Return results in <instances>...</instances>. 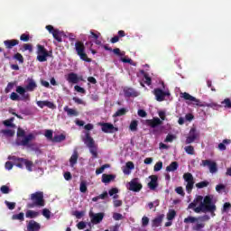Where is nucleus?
I'll use <instances>...</instances> for the list:
<instances>
[{
    "label": "nucleus",
    "mask_w": 231,
    "mask_h": 231,
    "mask_svg": "<svg viewBox=\"0 0 231 231\" xmlns=\"http://www.w3.org/2000/svg\"><path fill=\"white\" fill-rule=\"evenodd\" d=\"M188 208H193L196 214L208 212L212 217L216 216V210H217L214 202V195H208L204 199L203 196H198L193 202L189 204Z\"/></svg>",
    "instance_id": "nucleus-1"
},
{
    "label": "nucleus",
    "mask_w": 231,
    "mask_h": 231,
    "mask_svg": "<svg viewBox=\"0 0 231 231\" xmlns=\"http://www.w3.org/2000/svg\"><path fill=\"white\" fill-rule=\"evenodd\" d=\"M210 221V216L208 215H203V216H199V217H192V216H189L188 217L184 218V223L186 225H189L190 223H196V225H194L192 226V230L194 231H201L203 230V228H205L206 226V223Z\"/></svg>",
    "instance_id": "nucleus-2"
},
{
    "label": "nucleus",
    "mask_w": 231,
    "mask_h": 231,
    "mask_svg": "<svg viewBox=\"0 0 231 231\" xmlns=\"http://www.w3.org/2000/svg\"><path fill=\"white\" fill-rule=\"evenodd\" d=\"M29 199L31 202L27 203V208H42L46 205L44 192L42 191H36L31 194Z\"/></svg>",
    "instance_id": "nucleus-3"
},
{
    "label": "nucleus",
    "mask_w": 231,
    "mask_h": 231,
    "mask_svg": "<svg viewBox=\"0 0 231 231\" xmlns=\"http://www.w3.org/2000/svg\"><path fill=\"white\" fill-rule=\"evenodd\" d=\"M85 145L89 149V152L92 154L93 159L98 158V146L95 143V139L91 137V134L88 132L83 139Z\"/></svg>",
    "instance_id": "nucleus-4"
},
{
    "label": "nucleus",
    "mask_w": 231,
    "mask_h": 231,
    "mask_svg": "<svg viewBox=\"0 0 231 231\" xmlns=\"http://www.w3.org/2000/svg\"><path fill=\"white\" fill-rule=\"evenodd\" d=\"M33 138V134H29L26 135V132L23 128H18L15 143L18 146L22 145L23 147H26V145H28V143H30Z\"/></svg>",
    "instance_id": "nucleus-5"
},
{
    "label": "nucleus",
    "mask_w": 231,
    "mask_h": 231,
    "mask_svg": "<svg viewBox=\"0 0 231 231\" xmlns=\"http://www.w3.org/2000/svg\"><path fill=\"white\" fill-rule=\"evenodd\" d=\"M8 160H12L13 162H14V165L16 167H18L19 169H23L24 165L27 169V171H29V172H32V171H33L32 169V167H33V162L32 161H28L27 159L24 158H19L16 156H11L8 158Z\"/></svg>",
    "instance_id": "nucleus-6"
},
{
    "label": "nucleus",
    "mask_w": 231,
    "mask_h": 231,
    "mask_svg": "<svg viewBox=\"0 0 231 231\" xmlns=\"http://www.w3.org/2000/svg\"><path fill=\"white\" fill-rule=\"evenodd\" d=\"M36 48V60H38V62H46V60H48V57H51L53 53L51 51H48V50L44 48V45L42 44H37Z\"/></svg>",
    "instance_id": "nucleus-7"
},
{
    "label": "nucleus",
    "mask_w": 231,
    "mask_h": 231,
    "mask_svg": "<svg viewBox=\"0 0 231 231\" xmlns=\"http://www.w3.org/2000/svg\"><path fill=\"white\" fill-rule=\"evenodd\" d=\"M75 50L81 60H84V62H91V59H89L86 53V46L84 45V42H76Z\"/></svg>",
    "instance_id": "nucleus-8"
},
{
    "label": "nucleus",
    "mask_w": 231,
    "mask_h": 231,
    "mask_svg": "<svg viewBox=\"0 0 231 231\" xmlns=\"http://www.w3.org/2000/svg\"><path fill=\"white\" fill-rule=\"evenodd\" d=\"M183 180L186 181V190L188 194H190L192 192V189H194V176H192V173L187 172L183 174Z\"/></svg>",
    "instance_id": "nucleus-9"
},
{
    "label": "nucleus",
    "mask_w": 231,
    "mask_h": 231,
    "mask_svg": "<svg viewBox=\"0 0 231 231\" xmlns=\"http://www.w3.org/2000/svg\"><path fill=\"white\" fill-rule=\"evenodd\" d=\"M45 28L49 31V33H51L57 42H62V32L60 30L55 29L53 25H46Z\"/></svg>",
    "instance_id": "nucleus-10"
},
{
    "label": "nucleus",
    "mask_w": 231,
    "mask_h": 231,
    "mask_svg": "<svg viewBox=\"0 0 231 231\" xmlns=\"http://www.w3.org/2000/svg\"><path fill=\"white\" fill-rule=\"evenodd\" d=\"M129 190H132V192H140L142 189H143V186L142 183H140V179L134 178L129 182Z\"/></svg>",
    "instance_id": "nucleus-11"
},
{
    "label": "nucleus",
    "mask_w": 231,
    "mask_h": 231,
    "mask_svg": "<svg viewBox=\"0 0 231 231\" xmlns=\"http://www.w3.org/2000/svg\"><path fill=\"white\" fill-rule=\"evenodd\" d=\"M200 165L202 167H208L209 172L211 174H216V172H217V163H216V162H213L211 160H202Z\"/></svg>",
    "instance_id": "nucleus-12"
},
{
    "label": "nucleus",
    "mask_w": 231,
    "mask_h": 231,
    "mask_svg": "<svg viewBox=\"0 0 231 231\" xmlns=\"http://www.w3.org/2000/svg\"><path fill=\"white\" fill-rule=\"evenodd\" d=\"M200 165L202 167H208L209 172L211 174H216V172H217V163H216V162H213L211 160H202Z\"/></svg>",
    "instance_id": "nucleus-13"
},
{
    "label": "nucleus",
    "mask_w": 231,
    "mask_h": 231,
    "mask_svg": "<svg viewBox=\"0 0 231 231\" xmlns=\"http://www.w3.org/2000/svg\"><path fill=\"white\" fill-rule=\"evenodd\" d=\"M153 95L157 102H163L165 100V97H171V92L163 91L162 88H154Z\"/></svg>",
    "instance_id": "nucleus-14"
},
{
    "label": "nucleus",
    "mask_w": 231,
    "mask_h": 231,
    "mask_svg": "<svg viewBox=\"0 0 231 231\" xmlns=\"http://www.w3.org/2000/svg\"><path fill=\"white\" fill-rule=\"evenodd\" d=\"M98 125H100L101 127V131H103V133H115L116 131H118V128L115 127V125H113V124L111 123H98Z\"/></svg>",
    "instance_id": "nucleus-15"
},
{
    "label": "nucleus",
    "mask_w": 231,
    "mask_h": 231,
    "mask_svg": "<svg viewBox=\"0 0 231 231\" xmlns=\"http://www.w3.org/2000/svg\"><path fill=\"white\" fill-rule=\"evenodd\" d=\"M104 216H105V214L102 212H100V213L90 212L89 213L90 221L93 225H98L99 223H102V221L104 220Z\"/></svg>",
    "instance_id": "nucleus-16"
},
{
    "label": "nucleus",
    "mask_w": 231,
    "mask_h": 231,
    "mask_svg": "<svg viewBox=\"0 0 231 231\" xmlns=\"http://www.w3.org/2000/svg\"><path fill=\"white\" fill-rule=\"evenodd\" d=\"M182 98H184V100H189L190 102H194L195 106H203V103H201V101L196 97H194L193 96H191L190 94L184 92L182 94Z\"/></svg>",
    "instance_id": "nucleus-17"
},
{
    "label": "nucleus",
    "mask_w": 231,
    "mask_h": 231,
    "mask_svg": "<svg viewBox=\"0 0 231 231\" xmlns=\"http://www.w3.org/2000/svg\"><path fill=\"white\" fill-rule=\"evenodd\" d=\"M162 124H163V121H162L160 117H153L152 119L146 120V125H149L152 129L158 127V125H162Z\"/></svg>",
    "instance_id": "nucleus-18"
},
{
    "label": "nucleus",
    "mask_w": 231,
    "mask_h": 231,
    "mask_svg": "<svg viewBox=\"0 0 231 231\" xmlns=\"http://www.w3.org/2000/svg\"><path fill=\"white\" fill-rule=\"evenodd\" d=\"M41 224L35 220H30L27 224V231H40Z\"/></svg>",
    "instance_id": "nucleus-19"
},
{
    "label": "nucleus",
    "mask_w": 231,
    "mask_h": 231,
    "mask_svg": "<svg viewBox=\"0 0 231 231\" xmlns=\"http://www.w3.org/2000/svg\"><path fill=\"white\" fill-rule=\"evenodd\" d=\"M125 97L126 98H134L138 97V92L133 88H124Z\"/></svg>",
    "instance_id": "nucleus-20"
},
{
    "label": "nucleus",
    "mask_w": 231,
    "mask_h": 231,
    "mask_svg": "<svg viewBox=\"0 0 231 231\" xmlns=\"http://www.w3.org/2000/svg\"><path fill=\"white\" fill-rule=\"evenodd\" d=\"M149 178L151 179V181L148 183L150 190H156L158 189V176L151 175Z\"/></svg>",
    "instance_id": "nucleus-21"
},
{
    "label": "nucleus",
    "mask_w": 231,
    "mask_h": 231,
    "mask_svg": "<svg viewBox=\"0 0 231 231\" xmlns=\"http://www.w3.org/2000/svg\"><path fill=\"white\" fill-rule=\"evenodd\" d=\"M198 139V133H196V128H191L189 131V135L186 138V143H192Z\"/></svg>",
    "instance_id": "nucleus-22"
},
{
    "label": "nucleus",
    "mask_w": 231,
    "mask_h": 231,
    "mask_svg": "<svg viewBox=\"0 0 231 231\" xmlns=\"http://www.w3.org/2000/svg\"><path fill=\"white\" fill-rule=\"evenodd\" d=\"M67 81L69 84H79V82H80V78H79V75H77V73L70 72L68 74Z\"/></svg>",
    "instance_id": "nucleus-23"
},
{
    "label": "nucleus",
    "mask_w": 231,
    "mask_h": 231,
    "mask_svg": "<svg viewBox=\"0 0 231 231\" xmlns=\"http://www.w3.org/2000/svg\"><path fill=\"white\" fill-rule=\"evenodd\" d=\"M37 106H39L41 109H43L44 107H49V109H55V107H57L53 102L48 100L38 101Z\"/></svg>",
    "instance_id": "nucleus-24"
},
{
    "label": "nucleus",
    "mask_w": 231,
    "mask_h": 231,
    "mask_svg": "<svg viewBox=\"0 0 231 231\" xmlns=\"http://www.w3.org/2000/svg\"><path fill=\"white\" fill-rule=\"evenodd\" d=\"M16 93L22 96L21 100H30V94H25L26 88H23L22 86H18L16 88Z\"/></svg>",
    "instance_id": "nucleus-25"
},
{
    "label": "nucleus",
    "mask_w": 231,
    "mask_h": 231,
    "mask_svg": "<svg viewBox=\"0 0 231 231\" xmlns=\"http://www.w3.org/2000/svg\"><path fill=\"white\" fill-rule=\"evenodd\" d=\"M163 217H165V215L162 214L153 218L152 221V226L154 228H158V226H161L162 223H163Z\"/></svg>",
    "instance_id": "nucleus-26"
},
{
    "label": "nucleus",
    "mask_w": 231,
    "mask_h": 231,
    "mask_svg": "<svg viewBox=\"0 0 231 231\" xmlns=\"http://www.w3.org/2000/svg\"><path fill=\"white\" fill-rule=\"evenodd\" d=\"M4 44L6 48V50H12L14 46H18L19 40L17 39H12V40H5L4 41Z\"/></svg>",
    "instance_id": "nucleus-27"
},
{
    "label": "nucleus",
    "mask_w": 231,
    "mask_h": 231,
    "mask_svg": "<svg viewBox=\"0 0 231 231\" xmlns=\"http://www.w3.org/2000/svg\"><path fill=\"white\" fill-rule=\"evenodd\" d=\"M27 82L28 83L25 86L26 91H35L37 88V83L35 82V80H33V79H28Z\"/></svg>",
    "instance_id": "nucleus-28"
},
{
    "label": "nucleus",
    "mask_w": 231,
    "mask_h": 231,
    "mask_svg": "<svg viewBox=\"0 0 231 231\" xmlns=\"http://www.w3.org/2000/svg\"><path fill=\"white\" fill-rule=\"evenodd\" d=\"M115 178H116V175H114V174H106L104 173L102 175V183H111V181H114Z\"/></svg>",
    "instance_id": "nucleus-29"
},
{
    "label": "nucleus",
    "mask_w": 231,
    "mask_h": 231,
    "mask_svg": "<svg viewBox=\"0 0 231 231\" xmlns=\"http://www.w3.org/2000/svg\"><path fill=\"white\" fill-rule=\"evenodd\" d=\"M39 216H41V213L39 211H35V210H27L25 213V217L28 219H35V217H39Z\"/></svg>",
    "instance_id": "nucleus-30"
},
{
    "label": "nucleus",
    "mask_w": 231,
    "mask_h": 231,
    "mask_svg": "<svg viewBox=\"0 0 231 231\" xmlns=\"http://www.w3.org/2000/svg\"><path fill=\"white\" fill-rule=\"evenodd\" d=\"M78 160H79V152L76 150L73 152L69 159L70 167H75V165H77Z\"/></svg>",
    "instance_id": "nucleus-31"
},
{
    "label": "nucleus",
    "mask_w": 231,
    "mask_h": 231,
    "mask_svg": "<svg viewBox=\"0 0 231 231\" xmlns=\"http://www.w3.org/2000/svg\"><path fill=\"white\" fill-rule=\"evenodd\" d=\"M141 74L143 76V82L146 86H151L152 84V79L149 77V74L145 70H141Z\"/></svg>",
    "instance_id": "nucleus-32"
},
{
    "label": "nucleus",
    "mask_w": 231,
    "mask_h": 231,
    "mask_svg": "<svg viewBox=\"0 0 231 231\" xmlns=\"http://www.w3.org/2000/svg\"><path fill=\"white\" fill-rule=\"evenodd\" d=\"M65 113H67L68 116H79V112L73 108H69L67 106L64 107Z\"/></svg>",
    "instance_id": "nucleus-33"
},
{
    "label": "nucleus",
    "mask_w": 231,
    "mask_h": 231,
    "mask_svg": "<svg viewBox=\"0 0 231 231\" xmlns=\"http://www.w3.org/2000/svg\"><path fill=\"white\" fill-rule=\"evenodd\" d=\"M178 162H172L169 166L166 167L167 172H174V171H178Z\"/></svg>",
    "instance_id": "nucleus-34"
},
{
    "label": "nucleus",
    "mask_w": 231,
    "mask_h": 231,
    "mask_svg": "<svg viewBox=\"0 0 231 231\" xmlns=\"http://www.w3.org/2000/svg\"><path fill=\"white\" fill-rule=\"evenodd\" d=\"M64 140H66V135H64L62 134H56L52 138V142L54 143H60V142H64Z\"/></svg>",
    "instance_id": "nucleus-35"
},
{
    "label": "nucleus",
    "mask_w": 231,
    "mask_h": 231,
    "mask_svg": "<svg viewBox=\"0 0 231 231\" xmlns=\"http://www.w3.org/2000/svg\"><path fill=\"white\" fill-rule=\"evenodd\" d=\"M100 33L97 34L95 33L93 31L90 32V39H94L96 44H97V46H100V44H102V42L100 40H98Z\"/></svg>",
    "instance_id": "nucleus-36"
},
{
    "label": "nucleus",
    "mask_w": 231,
    "mask_h": 231,
    "mask_svg": "<svg viewBox=\"0 0 231 231\" xmlns=\"http://www.w3.org/2000/svg\"><path fill=\"white\" fill-rule=\"evenodd\" d=\"M202 104H203L202 107H211V109H216V110L221 109L222 107L220 105H217L216 103H202Z\"/></svg>",
    "instance_id": "nucleus-37"
},
{
    "label": "nucleus",
    "mask_w": 231,
    "mask_h": 231,
    "mask_svg": "<svg viewBox=\"0 0 231 231\" xmlns=\"http://www.w3.org/2000/svg\"><path fill=\"white\" fill-rule=\"evenodd\" d=\"M13 59L14 60H17L19 62V64H24V57L23 56V54L16 52L14 56Z\"/></svg>",
    "instance_id": "nucleus-38"
},
{
    "label": "nucleus",
    "mask_w": 231,
    "mask_h": 231,
    "mask_svg": "<svg viewBox=\"0 0 231 231\" xmlns=\"http://www.w3.org/2000/svg\"><path fill=\"white\" fill-rule=\"evenodd\" d=\"M1 133L2 134H5V136H7L8 138H12V136L15 134V131L10 129L2 130Z\"/></svg>",
    "instance_id": "nucleus-39"
},
{
    "label": "nucleus",
    "mask_w": 231,
    "mask_h": 231,
    "mask_svg": "<svg viewBox=\"0 0 231 231\" xmlns=\"http://www.w3.org/2000/svg\"><path fill=\"white\" fill-rule=\"evenodd\" d=\"M127 109L125 108H120L114 114V118H116L117 116H124V115H126Z\"/></svg>",
    "instance_id": "nucleus-40"
},
{
    "label": "nucleus",
    "mask_w": 231,
    "mask_h": 231,
    "mask_svg": "<svg viewBox=\"0 0 231 231\" xmlns=\"http://www.w3.org/2000/svg\"><path fill=\"white\" fill-rule=\"evenodd\" d=\"M79 190H80V192H82L83 194H86V192H88V183L86 182V180H82V181L80 182Z\"/></svg>",
    "instance_id": "nucleus-41"
},
{
    "label": "nucleus",
    "mask_w": 231,
    "mask_h": 231,
    "mask_svg": "<svg viewBox=\"0 0 231 231\" xmlns=\"http://www.w3.org/2000/svg\"><path fill=\"white\" fill-rule=\"evenodd\" d=\"M129 129H130V131H133V132L138 131V121H136V120L131 121Z\"/></svg>",
    "instance_id": "nucleus-42"
},
{
    "label": "nucleus",
    "mask_w": 231,
    "mask_h": 231,
    "mask_svg": "<svg viewBox=\"0 0 231 231\" xmlns=\"http://www.w3.org/2000/svg\"><path fill=\"white\" fill-rule=\"evenodd\" d=\"M109 167H111V164H104L102 165L99 169L96 170V174H102V172H104V171H106V169H109Z\"/></svg>",
    "instance_id": "nucleus-43"
},
{
    "label": "nucleus",
    "mask_w": 231,
    "mask_h": 231,
    "mask_svg": "<svg viewBox=\"0 0 231 231\" xmlns=\"http://www.w3.org/2000/svg\"><path fill=\"white\" fill-rule=\"evenodd\" d=\"M86 212L85 211H73L72 216H75V217H77V219H82V217H84Z\"/></svg>",
    "instance_id": "nucleus-44"
},
{
    "label": "nucleus",
    "mask_w": 231,
    "mask_h": 231,
    "mask_svg": "<svg viewBox=\"0 0 231 231\" xmlns=\"http://www.w3.org/2000/svg\"><path fill=\"white\" fill-rule=\"evenodd\" d=\"M222 106L224 107H226V109H231V100L230 98H225L222 102H221Z\"/></svg>",
    "instance_id": "nucleus-45"
},
{
    "label": "nucleus",
    "mask_w": 231,
    "mask_h": 231,
    "mask_svg": "<svg viewBox=\"0 0 231 231\" xmlns=\"http://www.w3.org/2000/svg\"><path fill=\"white\" fill-rule=\"evenodd\" d=\"M176 217V210L171 209L167 214V219L168 221H172Z\"/></svg>",
    "instance_id": "nucleus-46"
},
{
    "label": "nucleus",
    "mask_w": 231,
    "mask_h": 231,
    "mask_svg": "<svg viewBox=\"0 0 231 231\" xmlns=\"http://www.w3.org/2000/svg\"><path fill=\"white\" fill-rule=\"evenodd\" d=\"M208 185H210V182L208 180H203L196 184L197 189H205Z\"/></svg>",
    "instance_id": "nucleus-47"
},
{
    "label": "nucleus",
    "mask_w": 231,
    "mask_h": 231,
    "mask_svg": "<svg viewBox=\"0 0 231 231\" xmlns=\"http://www.w3.org/2000/svg\"><path fill=\"white\" fill-rule=\"evenodd\" d=\"M13 219H17L18 221H24V213L21 212L16 215H13Z\"/></svg>",
    "instance_id": "nucleus-48"
},
{
    "label": "nucleus",
    "mask_w": 231,
    "mask_h": 231,
    "mask_svg": "<svg viewBox=\"0 0 231 231\" xmlns=\"http://www.w3.org/2000/svg\"><path fill=\"white\" fill-rule=\"evenodd\" d=\"M42 214L44 217H46V219H50V217H51V211H50L48 208H43Z\"/></svg>",
    "instance_id": "nucleus-49"
},
{
    "label": "nucleus",
    "mask_w": 231,
    "mask_h": 231,
    "mask_svg": "<svg viewBox=\"0 0 231 231\" xmlns=\"http://www.w3.org/2000/svg\"><path fill=\"white\" fill-rule=\"evenodd\" d=\"M12 122H14V117L4 121V125H5V127H14L15 125H14Z\"/></svg>",
    "instance_id": "nucleus-50"
},
{
    "label": "nucleus",
    "mask_w": 231,
    "mask_h": 231,
    "mask_svg": "<svg viewBox=\"0 0 231 231\" xmlns=\"http://www.w3.org/2000/svg\"><path fill=\"white\" fill-rule=\"evenodd\" d=\"M162 169H163V162H158L153 168V171L155 172H158L160 171H162Z\"/></svg>",
    "instance_id": "nucleus-51"
},
{
    "label": "nucleus",
    "mask_w": 231,
    "mask_h": 231,
    "mask_svg": "<svg viewBox=\"0 0 231 231\" xmlns=\"http://www.w3.org/2000/svg\"><path fill=\"white\" fill-rule=\"evenodd\" d=\"M23 51H30V52H32V51H33V47H32V44H30V43H24V44H23Z\"/></svg>",
    "instance_id": "nucleus-52"
},
{
    "label": "nucleus",
    "mask_w": 231,
    "mask_h": 231,
    "mask_svg": "<svg viewBox=\"0 0 231 231\" xmlns=\"http://www.w3.org/2000/svg\"><path fill=\"white\" fill-rule=\"evenodd\" d=\"M184 151L187 152V154L193 155L194 154V146L189 145L184 148Z\"/></svg>",
    "instance_id": "nucleus-53"
},
{
    "label": "nucleus",
    "mask_w": 231,
    "mask_h": 231,
    "mask_svg": "<svg viewBox=\"0 0 231 231\" xmlns=\"http://www.w3.org/2000/svg\"><path fill=\"white\" fill-rule=\"evenodd\" d=\"M14 86H15V83L9 82L5 89V93H10L14 89Z\"/></svg>",
    "instance_id": "nucleus-54"
},
{
    "label": "nucleus",
    "mask_w": 231,
    "mask_h": 231,
    "mask_svg": "<svg viewBox=\"0 0 231 231\" xmlns=\"http://www.w3.org/2000/svg\"><path fill=\"white\" fill-rule=\"evenodd\" d=\"M112 51L115 55H117V57H124V55H125V52H122L119 48L113 49Z\"/></svg>",
    "instance_id": "nucleus-55"
},
{
    "label": "nucleus",
    "mask_w": 231,
    "mask_h": 231,
    "mask_svg": "<svg viewBox=\"0 0 231 231\" xmlns=\"http://www.w3.org/2000/svg\"><path fill=\"white\" fill-rule=\"evenodd\" d=\"M75 91H77L78 93H81L82 95H86V89L79 85H76L74 87Z\"/></svg>",
    "instance_id": "nucleus-56"
},
{
    "label": "nucleus",
    "mask_w": 231,
    "mask_h": 231,
    "mask_svg": "<svg viewBox=\"0 0 231 231\" xmlns=\"http://www.w3.org/2000/svg\"><path fill=\"white\" fill-rule=\"evenodd\" d=\"M5 203L9 210H14L15 208V202H10L8 200H5Z\"/></svg>",
    "instance_id": "nucleus-57"
},
{
    "label": "nucleus",
    "mask_w": 231,
    "mask_h": 231,
    "mask_svg": "<svg viewBox=\"0 0 231 231\" xmlns=\"http://www.w3.org/2000/svg\"><path fill=\"white\" fill-rule=\"evenodd\" d=\"M0 191L2 192V194H9L10 193V188L6 185H3L0 188Z\"/></svg>",
    "instance_id": "nucleus-58"
},
{
    "label": "nucleus",
    "mask_w": 231,
    "mask_h": 231,
    "mask_svg": "<svg viewBox=\"0 0 231 231\" xmlns=\"http://www.w3.org/2000/svg\"><path fill=\"white\" fill-rule=\"evenodd\" d=\"M20 41H22L23 42H28V41H30V34L23 33L20 36Z\"/></svg>",
    "instance_id": "nucleus-59"
},
{
    "label": "nucleus",
    "mask_w": 231,
    "mask_h": 231,
    "mask_svg": "<svg viewBox=\"0 0 231 231\" xmlns=\"http://www.w3.org/2000/svg\"><path fill=\"white\" fill-rule=\"evenodd\" d=\"M45 136L47 137L48 140H51L52 142V140H53V131L46 130L45 131Z\"/></svg>",
    "instance_id": "nucleus-60"
},
{
    "label": "nucleus",
    "mask_w": 231,
    "mask_h": 231,
    "mask_svg": "<svg viewBox=\"0 0 231 231\" xmlns=\"http://www.w3.org/2000/svg\"><path fill=\"white\" fill-rule=\"evenodd\" d=\"M113 219H115V221H120V220L124 219V216H122V214H120V213H114Z\"/></svg>",
    "instance_id": "nucleus-61"
},
{
    "label": "nucleus",
    "mask_w": 231,
    "mask_h": 231,
    "mask_svg": "<svg viewBox=\"0 0 231 231\" xmlns=\"http://www.w3.org/2000/svg\"><path fill=\"white\" fill-rule=\"evenodd\" d=\"M231 208V204L230 202H226L224 203L222 212H228V210Z\"/></svg>",
    "instance_id": "nucleus-62"
},
{
    "label": "nucleus",
    "mask_w": 231,
    "mask_h": 231,
    "mask_svg": "<svg viewBox=\"0 0 231 231\" xmlns=\"http://www.w3.org/2000/svg\"><path fill=\"white\" fill-rule=\"evenodd\" d=\"M10 98L11 100H14V101L21 100V98L19 97V95H17V93L15 92L11 93Z\"/></svg>",
    "instance_id": "nucleus-63"
},
{
    "label": "nucleus",
    "mask_w": 231,
    "mask_h": 231,
    "mask_svg": "<svg viewBox=\"0 0 231 231\" xmlns=\"http://www.w3.org/2000/svg\"><path fill=\"white\" fill-rule=\"evenodd\" d=\"M149 225V217H143L142 218V226H147Z\"/></svg>",
    "instance_id": "nucleus-64"
}]
</instances>
